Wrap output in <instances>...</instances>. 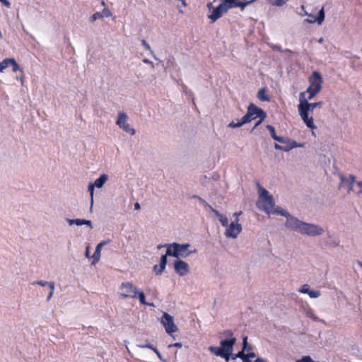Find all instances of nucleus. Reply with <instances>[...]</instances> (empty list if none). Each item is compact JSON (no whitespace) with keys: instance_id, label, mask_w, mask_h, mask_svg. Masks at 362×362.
Masks as SVG:
<instances>
[{"instance_id":"1","label":"nucleus","mask_w":362,"mask_h":362,"mask_svg":"<svg viewBox=\"0 0 362 362\" xmlns=\"http://www.w3.org/2000/svg\"><path fill=\"white\" fill-rule=\"evenodd\" d=\"M259 209H262L267 214H280L286 217V226L293 230L306 234L308 235H317L323 232V229L314 224L307 223L292 216L286 211L277 206L275 207L274 200L272 195L265 189H261L259 200L257 203Z\"/></svg>"},{"instance_id":"2","label":"nucleus","mask_w":362,"mask_h":362,"mask_svg":"<svg viewBox=\"0 0 362 362\" xmlns=\"http://www.w3.org/2000/svg\"><path fill=\"white\" fill-rule=\"evenodd\" d=\"M322 102L316 103H308L305 98V93L301 92L299 95V104L298 105V111L303 122L306 126L311 129H316V126L314 124L313 114L314 109L317 107H321Z\"/></svg>"},{"instance_id":"3","label":"nucleus","mask_w":362,"mask_h":362,"mask_svg":"<svg viewBox=\"0 0 362 362\" xmlns=\"http://www.w3.org/2000/svg\"><path fill=\"white\" fill-rule=\"evenodd\" d=\"M166 247V253L160 257V272H163L165 269L167 264V256H173L175 257H187L192 253L196 252V250L194 251H189L188 248L190 247L189 243L185 244H179L177 243H173L171 244H167L165 245Z\"/></svg>"},{"instance_id":"4","label":"nucleus","mask_w":362,"mask_h":362,"mask_svg":"<svg viewBox=\"0 0 362 362\" xmlns=\"http://www.w3.org/2000/svg\"><path fill=\"white\" fill-rule=\"evenodd\" d=\"M120 292L119 296L120 298H139L142 305H148L146 302V298L144 292L136 288L132 282H122L119 286Z\"/></svg>"},{"instance_id":"5","label":"nucleus","mask_w":362,"mask_h":362,"mask_svg":"<svg viewBox=\"0 0 362 362\" xmlns=\"http://www.w3.org/2000/svg\"><path fill=\"white\" fill-rule=\"evenodd\" d=\"M260 116H262V120H264L267 117V114L262 109L258 107L255 104L251 103L247 107V113L242 117L241 120L238 122L233 121L228 124V127L232 128L240 127L244 124L250 122Z\"/></svg>"},{"instance_id":"6","label":"nucleus","mask_w":362,"mask_h":362,"mask_svg":"<svg viewBox=\"0 0 362 362\" xmlns=\"http://www.w3.org/2000/svg\"><path fill=\"white\" fill-rule=\"evenodd\" d=\"M236 343V338L233 337L231 339H225L220 341V347L216 346H209V350L213 354L221 356L226 359V361H228L230 356H231V353L233 349V346Z\"/></svg>"},{"instance_id":"7","label":"nucleus","mask_w":362,"mask_h":362,"mask_svg":"<svg viewBox=\"0 0 362 362\" xmlns=\"http://www.w3.org/2000/svg\"><path fill=\"white\" fill-rule=\"evenodd\" d=\"M239 219L236 218L229 226H227L225 235L227 238H236L242 230V226L238 223Z\"/></svg>"},{"instance_id":"8","label":"nucleus","mask_w":362,"mask_h":362,"mask_svg":"<svg viewBox=\"0 0 362 362\" xmlns=\"http://www.w3.org/2000/svg\"><path fill=\"white\" fill-rule=\"evenodd\" d=\"M161 323L165 327L166 332L170 334L177 331V327L174 323L173 317L166 313L163 314L161 318Z\"/></svg>"},{"instance_id":"9","label":"nucleus","mask_w":362,"mask_h":362,"mask_svg":"<svg viewBox=\"0 0 362 362\" xmlns=\"http://www.w3.org/2000/svg\"><path fill=\"white\" fill-rule=\"evenodd\" d=\"M310 86L312 90L320 92L322 89V78L318 71H313L309 78Z\"/></svg>"},{"instance_id":"10","label":"nucleus","mask_w":362,"mask_h":362,"mask_svg":"<svg viewBox=\"0 0 362 362\" xmlns=\"http://www.w3.org/2000/svg\"><path fill=\"white\" fill-rule=\"evenodd\" d=\"M174 269L179 276H185L189 273V264L183 260H175L174 262Z\"/></svg>"},{"instance_id":"11","label":"nucleus","mask_w":362,"mask_h":362,"mask_svg":"<svg viewBox=\"0 0 362 362\" xmlns=\"http://www.w3.org/2000/svg\"><path fill=\"white\" fill-rule=\"evenodd\" d=\"M228 11L226 4L222 2L215 9L211 14L209 15V18L214 23L220 18L224 13Z\"/></svg>"},{"instance_id":"12","label":"nucleus","mask_w":362,"mask_h":362,"mask_svg":"<svg viewBox=\"0 0 362 362\" xmlns=\"http://www.w3.org/2000/svg\"><path fill=\"white\" fill-rule=\"evenodd\" d=\"M107 180V176L105 174L102 175L100 177L95 180L94 184H90L88 186V191L90 192L91 198L93 199L94 187L100 188L103 186Z\"/></svg>"},{"instance_id":"13","label":"nucleus","mask_w":362,"mask_h":362,"mask_svg":"<svg viewBox=\"0 0 362 362\" xmlns=\"http://www.w3.org/2000/svg\"><path fill=\"white\" fill-rule=\"evenodd\" d=\"M355 181L356 177L353 175H350L348 177H341V185L347 189L348 193L353 190Z\"/></svg>"},{"instance_id":"14","label":"nucleus","mask_w":362,"mask_h":362,"mask_svg":"<svg viewBox=\"0 0 362 362\" xmlns=\"http://www.w3.org/2000/svg\"><path fill=\"white\" fill-rule=\"evenodd\" d=\"M209 208L213 211V213L218 218L223 226L227 227L228 226V220L226 216L221 214L218 211L214 209L211 206L206 204Z\"/></svg>"},{"instance_id":"15","label":"nucleus","mask_w":362,"mask_h":362,"mask_svg":"<svg viewBox=\"0 0 362 362\" xmlns=\"http://www.w3.org/2000/svg\"><path fill=\"white\" fill-rule=\"evenodd\" d=\"M33 285L38 284V285H40L42 286H45L46 285H48L49 288V296L47 297V300H49L51 299V298L52 297V295L54 293V282H47V281L40 280V281H37L33 282Z\"/></svg>"},{"instance_id":"16","label":"nucleus","mask_w":362,"mask_h":362,"mask_svg":"<svg viewBox=\"0 0 362 362\" xmlns=\"http://www.w3.org/2000/svg\"><path fill=\"white\" fill-rule=\"evenodd\" d=\"M127 115L123 112H120L118 114V118L116 122L117 125H118L120 128H122L126 124H127Z\"/></svg>"},{"instance_id":"17","label":"nucleus","mask_w":362,"mask_h":362,"mask_svg":"<svg viewBox=\"0 0 362 362\" xmlns=\"http://www.w3.org/2000/svg\"><path fill=\"white\" fill-rule=\"evenodd\" d=\"M267 128L269 131L271 136L272 137L273 139H274L275 141H277L280 143L285 142L284 139L283 137L279 136L276 134L275 129L273 126L268 124L267 126Z\"/></svg>"},{"instance_id":"18","label":"nucleus","mask_w":362,"mask_h":362,"mask_svg":"<svg viewBox=\"0 0 362 362\" xmlns=\"http://www.w3.org/2000/svg\"><path fill=\"white\" fill-rule=\"evenodd\" d=\"M312 17H313V19L309 21L310 22H311V23L317 22L319 25H321L322 23V22L324 21V20H325V11H324V8L322 7L320 10L317 17H315V16H312Z\"/></svg>"},{"instance_id":"19","label":"nucleus","mask_w":362,"mask_h":362,"mask_svg":"<svg viewBox=\"0 0 362 362\" xmlns=\"http://www.w3.org/2000/svg\"><path fill=\"white\" fill-rule=\"evenodd\" d=\"M104 244H105L104 242H101L97 245V247L95 248V251L93 255V264H95L96 262H98L99 261L100 257L101 247L104 245Z\"/></svg>"},{"instance_id":"20","label":"nucleus","mask_w":362,"mask_h":362,"mask_svg":"<svg viewBox=\"0 0 362 362\" xmlns=\"http://www.w3.org/2000/svg\"><path fill=\"white\" fill-rule=\"evenodd\" d=\"M257 98L259 100L263 102H269L270 98L267 94V90L265 88H261L257 93Z\"/></svg>"},{"instance_id":"21","label":"nucleus","mask_w":362,"mask_h":362,"mask_svg":"<svg viewBox=\"0 0 362 362\" xmlns=\"http://www.w3.org/2000/svg\"><path fill=\"white\" fill-rule=\"evenodd\" d=\"M76 224L77 226H81V225H88V226H91V221H89V220H86V219H79V218H76V219H72V220H70V224Z\"/></svg>"},{"instance_id":"22","label":"nucleus","mask_w":362,"mask_h":362,"mask_svg":"<svg viewBox=\"0 0 362 362\" xmlns=\"http://www.w3.org/2000/svg\"><path fill=\"white\" fill-rule=\"evenodd\" d=\"M267 2L275 6H282L283 5L286 4L288 0H267Z\"/></svg>"},{"instance_id":"23","label":"nucleus","mask_w":362,"mask_h":362,"mask_svg":"<svg viewBox=\"0 0 362 362\" xmlns=\"http://www.w3.org/2000/svg\"><path fill=\"white\" fill-rule=\"evenodd\" d=\"M224 4H226L227 9L231 8H235L238 7L239 5V0H228V2H223Z\"/></svg>"},{"instance_id":"24","label":"nucleus","mask_w":362,"mask_h":362,"mask_svg":"<svg viewBox=\"0 0 362 362\" xmlns=\"http://www.w3.org/2000/svg\"><path fill=\"white\" fill-rule=\"evenodd\" d=\"M219 337H225L227 339H231L235 337L233 333L230 329H226L219 333Z\"/></svg>"},{"instance_id":"25","label":"nucleus","mask_w":362,"mask_h":362,"mask_svg":"<svg viewBox=\"0 0 362 362\" xmlns=\"http://www.w3.org/2000/svg\"><path fill=\"white\" fill-rule=\"evenodd\" d=\"M8 66H10V58H6L0 62V72H3Z\"/></svg>"},{"instance_id":"26","label":"nucleus","mask_w":362,"mask_h":362,"mask_svg":"<svg viewBox=\"0 0 362 362\" xmlns=\"http://www.w3.org/2000/svg\"><path fill=\"white\" fill-rule=\"evenodd\" d=\"M243 351H250L252 349V346L247 343V337H244L243 339Z\"/></svg>"},{"instance_id":"27","label":"nucleus","mask_w":362,"mask_h":362,"mask_svg":"<svg viewBox=\"0 0 362 362\" xmlns=\"http://www.w3.org/2000/svg\"><path fill=\"white\" fill-rule=\"evenodd\" d=\"M125 132L130 134L131 135H134L136 133V131L134 129L132 128L129 123L126 124L122 128Z\"/></svg>"},{"instance_id":"28","label":"nucleus","mask_w":362,"mask_h":362,"mask_svg":"<svg viewBox=\"0 0 362 362\" xmlns=\"http://www.w3.org/2000/svg\"><path fill=\"white\" fill-rule=\"evenodd\" d=\"M305 93H308V97L307 98V100H312L315 96V95L317 94L319 92L312 90L311 88H308L306 92Z\"/></svg>"},{"instance_id":"29","label":"nucleus","mask_w":362,"mask_h":362,"mask_svg":"<svg viewBox=\"0 0 362 362\" xmlns=\"http://www.w3.org/2000/svg\"><path fill=\"white\" fill-rule=\"evenodd\" d=\"M104 17V15L100 12H96L94 14L92 15V16L90 18V22H94L98 19L103 18Z\"/></svg>"},{"instance_id":"30","label":"nucleus","mask_w":362,"mask_h":362,"mask_svg":"<svg viewBox=\"0 0 362 362\" xmlns=\"http://www.w3.org/2000/svg\"><path fill=\"white\" fill-rule=\"evenodd\" d=\"M308 295L312 298H316L321 295V293L318 290H310Z\"/></svg>"},{"instance_id":"31","label":"nucleus","mask_w":362,"mask_h":362,"mask_svg":"<svg viewBox=\"0 0 362 362\" xmlns=\"http://www.w3.org/2000/svg\"><path fill=\"white\" fill-rule=\"evenodd\" d=\"M10 65L13 66V72H16L17 71L20 70V66L14 59H10Z\"/></svg>"},{"instance_id":"32","label":"nucleus","mask_w":362,"mask_h":362,"mask_svg":"<svg viewBox=\"0 0 362 362\" xmlns=\"http://www.w3.org/2000/svg\"><path fill=\"white\" fill-rule=\"evenodd\" d=\"M245 357V352L242 350L239 351L238 354L232 355V359H236L237 358H241L243 360V358Z\"/></svg>"},{"instance_id":"33","label":"nucleus","mask_w":362,"mask_h":362,"mask_svg":"<svg viewBox=\"0 0 362 362\" xmlns=\"http://www.w3.org/2000/svg\"><path fill=\"white\" fill-rule=\"evenodd\" d=\"M310 291V286L308 284H303L300 288L299 289V291L302 293H306L308 294Z\"/></svg>"},{"instance_id":"34","label":"nucleus","mask_w":362,"mask_h":362,"mask_svg":"<svg viewBox=\"0 0 362 362\" xmlns=\"http://www.w3.org/2000/svg\"><path fill=\"white\" fill-rule=\"evenodd\" d=\"M248 5H250V2L247 0H245L244 1H239L238 7H240L242 11Z\"/></svg>"},{"instance_id":"35","label":"nucleus","mask_w":362,"mask_h":362,"mask_svg":"<svg viewBox=\"0 0 362 362\" xmlns=\"http://www.w3.org/2000/svg\"><path fill=\"white\" fill-rule=\"evenodd\" d=\"M141 43L146 50L151 51V47L145 40H142Z\"/></svg>"},{"instance_id":"36","label":"nucleus","mask_w":362,"mask_h":362,"mask_svg":"<svg viewBox=\"0 0 362 362\" xmlns=\"http://www.w3.org/2000/svg\"><path fill=\"white\" fill-rule=\"evenodd\" d=\"M160 264L159 266L155 265L153 267V270L157 275H160L163 273V272H160Z\"/></svg>"},{"instance_id":"37","label":"nucleus","mask_w":362,"mask_h":362,"mask_svg":"<svg viewBox=\"0 0 362 362\" xmlns=\"http://www.w3.org/2000/svg\"><path fill=\"white\" fill-rule=\"evenodd\" d=\"M140 347L141 348H148V349H153V345L150 343H146V344H141V345H139Z\"/></svg>"},{"instance_id":"38","label":"nucleus","mask_w":362,"mask_h":362,"mask_svg":"<svg viewBox=\"0 0 362 362\" xmlns=\"http://www.w3.org/2000/svg\"><path fill=\"white\" fill-rule=\"evenodd\" d=\"M0 2L7 8L11 6V3L8 0H0Z\"/></svg>"},{"instance_id":"39","label":"nucleus","mask_w":362,"mask_h":362,"mask_svg":"<svg viewBox=\"0 0 362 362\" xmlns=\"http://www.w3.org/2000/svg\"><path fill=\"white\" fill-rule=\"evenodd\" d=\"M153 352L156 354L159 358H161V354L156 346L153 345V349H151Z\"/></svg>"},{"instance_id":"40","label":"nucleus","mask_w":362,"mask_h":362,"mask_svg":"<svg viewBox=\"0 0 362 362\" xmlns=\"http://www.w3.org/2000/svg\"><path fill=\"white\" fill-rule=\"evenodd\" d=\"M153 352L156 354L159 358H161V354L156 346L153 345V349H151Z\"/></svg>"},{"instance_id":"41","label":"nucleus","mask_w":362,"mask_h":362,"mask_svg":"<svg viewBox=\"0 0 362 362\" xmlns=\"http://www.w3.org/2000/svg\"><path fill=\"white\" fill-rule=\"evenodd\" d=\"M153 352L156 354L159 358H161V354L156 346L153 345V349H151Z\"/></svg>"},{"instance_id":"42","label":"nucleus","mask_w":362,"mask_h":362,"mask_svg":"<svg viewBox=\"0 0 362 362\" xmlns=\"http://www.w3.org/2000/svg\"><path fill=\"white\" fill-rule=\"evenodd\" d=\"M274 148L276 149H278V150H284V151H287L288 150L286 148H284V147H283V146H280V145H279L277 144H275Z\"/></svg>"},{"instance_id":"43","label":"nucleus","mask_w":362,"mask_h":362,"mask_svg":"<svg viewBox=\"0 0 362 362\" xmlns=\"http://www.w3.org/2000/svg\"><path fill=\"white\" fill-rule=\"evenodd\" d=\"M182 344L180 343V342H176L173 344H170L169 345V347H177V348H181L182 347Z\"/></svg>"},{"instance_id":"44","label":"nucleus","mask_w":362,"mask_h":362,"mask_svg":"<svg viewBox=\"0 0 362 362\" xmlns=\"http://www.w3.org/2000/svg\"><path fill=\"white\" fill-rule=\"evenodd\" d=\"M255 356L256 355L254 352H249L247 354H245V357H247V358H255Z\"/></svg>"},{"instance_id":"45","label":"nucleus","mask_w":362,"mask_h":362,"mask_svg":"<svg viewBox=\"0 0 362 362\" xmlns=\"http://www.w3.org/2000/svg\"><path fill=\"white\" fill-rule=\"evenodd\" d=\"M104 16L108 17L110 15V12L108 10L104 9L103 12H101Z\"/></svg>"},{"instance_id":"46","label":"nucleus","mask_w":362,"mask_h":362,"mask_svg":"<svg viewBox=\"0 0 362 362\" xmlns=\"http://www.w3.org/2000/svg\"><path fill=\"white\" fill-rule=\"evenodd\" d=\"M259 120L255 124L253 129L256 128L257 126H259L264 120H262V116L259 117Z\"/></svg>"},{"instance_id":"47","label":"nucleus","mask_w":362,"mask_h":362,"mask_svg":"<svg viewBox=\"0 0 362 362\" xmlns=\"http://www.w3.org/2000/svg\"><path fill=\"white\" fill-rule=\"evenodd\" d=\"M140 208H141L140 204H139L138 202L135 203V204H134V209H135L136 210H139V209H140Z\"/></svg>"},{"instance_id":"48","label":"nucleus","mask_w":362,"mask_h":362,"mask_svg":"<svg viewBox=\"0 0 362 362\" xmlns=\"http://www.w3.org/2000/svg\"><path fill=\"white\" fill-rule=\"evenodd\" d=\"M357 185L361 188V189L360 190L359 193H362V180L360 181V182H357Z\"/></svg>"},{"instance_id":"49","label":"nucleus","mask_w":362,"mask_h":362,"mask_svg":"<svg viewBox=\"0 0 362 362\" xmlns=\"http://www.w3.org/2000/svg\"><path fill=\"white\" fill-rule=\"evenodd\" d=\"M242 214V211H239V212H235L234 214V216H235V218H238V216Z\"/></svg>"},{"instance_id":"50","label":"nucleus","mask_w":362,"mask_h":362,"mask_svg":"<svg viewBox=\"0 0 362 362\" xmlns=\"http://www.w3.org/2000/svg\"><path fill=\"white\" fill-rule=\"evenodd\" d=\"M243 362H251V361L247 357H245L243 358Z\"/></svg>"},{"instance_id":"51","label":"nucleus","mask_w":362,"mask_h":362,"mask_svg":"<svg viewBox=\"0 0 362 362\" xmlns=\"http://www.w3.org/2000/svg\"><path fill=\"white\" fill-rule=\"evenodd\" d=\"M254 362H264L262 358H258Z\"/></svg>"},{"instance_id":"52","label":"nucleus","mask_w":362,"mask_h":362,"mask_svg":"<svg viewBox=\"0 0 362 362\" xmlns=\"http://www.w3.org/2000/svg\"><path fill=\"white\" fill-rule=\"evenodd\" d=\"M207 7H208L209 9L212 8V3H211V2L208 3V4H207Z\"/></svg>"},{"instance_id":"53","label":"nucleus","mask_w":362,"mask_h":362,"mask_svg":"<svg viewBox=\"0 0 362 362\" xmlns=\"http://www.w3.org/2000/svg\"><path fill=\"white\" fill-rule=\"evenodd\" d=\"M180 1H181L182 4V5H183L184 6H187V3H186V1H185V0H180Z\"/></svg>"},{"instance_id":"54","label":"nucleus","mask_w":362,"mask_h":362,"mask_svg":"<svg viewBox=\"0 0 362 362\" xmlns=\"http://www.w3.org/2000/svg\"><path fill=\"white\" fill-rule=\"evenodd\" d=\"M86 255L87 257H88V255H89L88 247L86 248Z\"/></svg>"},{"instance_id":"55","label":"nucleus","mask_w":362,"mask_h":362,"mask_svg":"<svg viewBox=\"0 0 362 362\" xmlns=\"http://www.w3.org/2000/svg\"><path fill=\"white\" fill-rule=\"evenodd\" d=\"M258 0H249L248 1L250 2V4L255 2V1H257Z\"/></svg>"},{"instance_id":"56","label":"nucleus","mask_w":362,"mask_h":362,"mask_svg":"<svg viewBox=\"0 0 362 362\" xmlns=\"http://www.w3.org/2000/svg\"><path fill=\"white\" fill-rule=\"evenodd\" d=\"M223 2H228V0H224V1H223Z\"/></svg>"},{"instance_id":"57","label":"nucleus","mask_w":362,"mask_h":362,"mask_svg":"<svg viewBox=\"0 0 362 362\" xmlns=\"http://www.w3.org/2000/svg\"><path fill=\"white\" fill-rule=\"evenodd\" d=\"M360 264H361V267H362V262Z\"/></svg>"}]
</instances>
